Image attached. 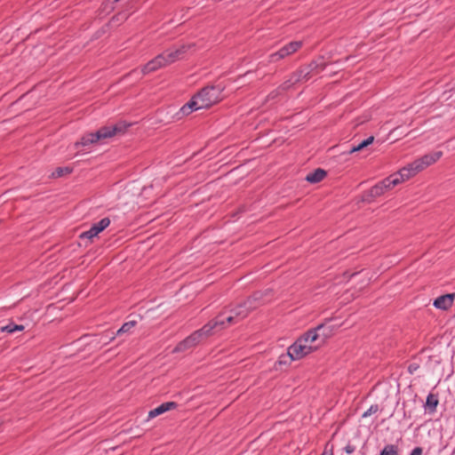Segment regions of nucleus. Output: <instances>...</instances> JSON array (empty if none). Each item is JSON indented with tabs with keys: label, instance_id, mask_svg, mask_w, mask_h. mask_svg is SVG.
Wrapping results in <instances>:
<instances>
[{
	"label": "nucleus",
	"instance_id": "29",
	"mask_svg": "<svg viewBox=\"0 0 455 455\" xmlns=\"http://www.w3.org/2000/svg\"><path fill=\"white\" fill-rule=\"evenodd\" d=\"M410 455H423V449L421 447H415Z\"/></svg>",
	"mask_w": 455,
	"mask_h": 455
},
{
	"label": "nucleus",
	"instance_id": "2",
	"mask_svg": "<svg viewBox=\"0 0 455 455\" xmlns=\"http://www.w3.org/2000/svg\"><path fill=\"white\" fill-rule=\"evenodd\" d=\"M130 124L123 122L117 123L113 125H107L100 128L95 132L84 134L80 141L76 142V147L79 146L87 147L95 143H104L108 139L114 137L116 134L124 133Z\"/></svg>",
	"mask_w": 455,
	"mask_h": 455
},
{
	"label": "nucleus",
	"instance_id": "9",
	"mask_svg": "<svg viewBox=\"0 0 455 455\" xmlns=\"http://www.w3.org/2000/svg\"><path fill=\"white\" fill-rule=\"evenodd\" d=\"M408 171L403 168L400 169L397 172H395L388 177L383 179L379 183L383 188V189L387 192L392 189L394 187L398 184L407 180L410 179V174H407Z\"/></svg>",
	"mask_w": 455,
	"mask_h": 455
},
{
	"label": "nucleus",
	"instance_id": "4",
	"mask_svg": "<svg viewBox=\"0 0 455 455\" xmlns=\"http://www.w3.org/2000/svg\"><path fill=\"white\" fill-rule=\"evenodd\" d=\"M216 330L212 321L211 320L201 329L194 331L188 337L180 341L173 349L174 352H183L197 345L203 338L208 337Z\"/></svg>",
	"mask_w": 455,
	"mask_h": 455
},
{
	"label": "nucleus",
	"instance_id": "12",
	"mask_svg": "<svg viewBox=\"0 0 455 455\" xmlns=\"http://www.w3.org/2000/svg\"><path fill=\"white\" fill-rule=\"evenodd\" d=\"M110 224V220L108 218H103L97 223L92 225L89 230L83 232L80 235L81 239H88L92 240L95 236H97L100 232L106 229Z\"/></svg>",
	"mask_w": 455,
	"mask_h": 455
},
{
	"label": "nucleus",
	"instance_id": "5",
	"mask_svg": "<svg viewBox=\"0 0 455 455\" xmlns=\"http://www.w3.org/2000/svg\"><path fill=\"white\" fill-rule=\"evenodd\" d=\"M224 86L222 84L211 85L203 88L196 95L202 108H207L222 100Z\"/></svg>",
	"mask_w": 455,
	"mask_h": 455
},
{
	"label": "nucleus",
	"instance_id": "21",
	"mask_svg": "<svg viewBox=\"0 0 455 455\" xmlns=\"http://www.w3.org/2000/svg\"><path fill=\"white\" fill-rule=\"evenodd\" d=\"M438 398L436 395H433V394H429L427 396V400H426V406L429 409V411L431 412H434L436 411V407L438 405Z\"/></svg>",
	"mask_w": 455,
	"mask_h": 455
},
{
	"label": "nucleus",
	"instance_id": "17",
	"mask_svg": "<svg viewBox=\"0 0 455 455\" xmlns=\"http://www.w3.org/2000/svg\"><path fill=\"white\" fill-rule=\"evenodd\" d=\"M313 70V64H310L307 67L301 68L300 69L294 72L291 75L293 78V81L296 83H299L302 81H307L310 77V73Z\"/></svg>",
	"mask_w": 455,
	"mask_h": 455
},
{
	"label": "nucleus",
	"instance_id": "22",
	"mask_svg": "<svg viewBox=\"0 0 455 455\" xmlns=\"http://www.w3.org/2000/svg\"><path fill=\"white\" fill-rule=\"evenodd\" d=\"M24 330V326L21 324H16L14 323H10L3 327H1V331L7 333H13L15 331H21Z\"/></svg>",
	"mask_w": 455,
	"mask_h": 455
},
{
	"label": "nucleus",
	"instance_id": "28",
	"mask_svg": "<svg viewBox=\"0 0 455 455\" xmlns=\"http://www.w3.org/2000/svg\"><path fill=\"white\" fill-rule=\"evenodd\" d=\"M297 84L295 81H293L292 76H291L286 81H284L281 85L280 89L283 91L289 90L292 85Z\"/></svg>",
	"mask_w": 455,
	"mask_h": 455
},
{
	"label": "nucleus",
	"instance_id": "3",
	"mask_svg": "<svg viewBox=\"0 0 455 455\" xmlns=\"http://www.w3.org/2000/svg\"><path fill=\"white\" fill-rule=\"evenodd\" d=\"M216 330L212 321L211 320L201 329L194 331L188 337L180 341L173 349L174 352H183L197 345L203 338L208 337Z\"/></svg>",
	"mask_w": 455,
	"mask_h": 455
},
{
	"label": "nucleus",
	"instance_id": "8",
	"mask_svg": "<svg viewBox=\"0 0 455 455\" xmlns=\"http://www.w3.org/2000/svg\"><path fill=\"white\" fill-rule=\"evenodd\" d=\"M289 353L292 360H299L317 349L316 346L304 343L300 337L289 347Z\"/></svg>",
	"mask_w": 455,
	"mask_h": 455
},
{
	"label": "nucleus",
	"instance_id": "30",
	"mask_svg": "<svg viewBox=\"0 0 455 455\" xmlns=\"http://www.w3.org/2000/svg\"><path fill=\"white\" fill-rule=\"evenodd\" d=\"M355 446H353L351 444H347L344 448L345 452L347 453V454H352L355 451Z\"/></svg>",
	"mask_w": 455,
	"mask_h": 455
},
{
	"label": "nucleus",
	"instance_id": "26",
	"mask_svg": "<svg viewBox=\"0 0 455 455\" xmlns=\"http://www.w3.org/2000/svg\"><path fill=\"white\" fill-rule=\"evenodd\" d=\"M70 172H71V169L68 167H59L55 170L54 172H52V176L59 178V177L63 176L66 173H70Z\"/></svg>",
	"mask_w": 455,
	"mask_h": 455
},
{
	"label": "nucleus",
	"instance_id": "23",
	"mask_svg": "<svg viewBox=\"0 0 455 455\" xmlns=\"http://www.w3.org/2000/svg\"><path fill=\"white\" fill-rule=\"evenodd\" d=\"M137 324V322L134 320L128 321L124 323L119 330L116 332V335H120L121 333L128 332L131 329H132Z\"/></svg>",
	"mask_w": 455,
	"mask_h": 455
},
{
	"label": "nucleus",
	"instance_id": "24",
	"mask_svg": "<svg viewBox=\"0 0 455 455\" xmlns=\"http://www.w3.org/2000/svg\"><path fill=\"white\" fill-rule=\"evenodd\" d=\"M379 455H398L397 448L393 444H387L382 449Z\"/></svg>",
	"mask_w": 455,
	"mask_h": 455
},
{
	"label": "nucleus",
	"instance_id": "34",
	"mask_svg": "<svg viewBox=\"0 0 455 455\" xmlns=\"http://www.w3.org/2000/svg\"><path fill=\"white\" fill-rule=\"evenodd\" d=\"M118 1H119V0H113V3H116V2H118Z\"/></svg>",
	"mask_w": 455,
	"mask_h": 455
},
{
	"label": "nucleus",
	"instance_id": "33",
	"mask_svg": "<svg viewBox=\"0 0 455 455\" xmlns=\"http://www.w3.org/2000/svg\"><path fill=\"white\" fill-rule=\"evenodd\" d=\"M114 338H115V336H114V335H112V336H109V337H108L109 340L114 339Z\"/></svg>",
	"mask_w": 455,
	"mask_h": 455
},
{
	"label": "nucleus",
	"instance_id": "35",
	"mask_svg": "<svg viewBox=\"0 0 455 455\" xmlns=\"http://www.w3.org/2000/svg\"><path fill=\"white\" fill-rule=\"evenodd\" d=\"M453 454H455V449H454V450H453V451H452V455H453Z\"/></svg>",
	"mask_w": 455,
	"mask_h": 455
},
{
	"label": "nucleus",
	"instance_id": "7",
	"mask_svg": "<svg viewBox=\"0 0 455 455\" xmlns=\"http://www.w3.org/2000/svg\"><path fill=\"white\" fill-rule=\"evenodd\" d=\"M330 333L331 330L327 329L324 324H319L301 335L300 339L304 343L316 346L318 348L325 342Z\"/></svg>",
	"mask_w": 455,
	"mask_h": 455
},
{
	"label": "nucleus",
	"instance_id": "13",
	"mask_svg": "<svg viewBox=\"0 0 455 455\" xmlns=\"http://www.w3.org/2000/svg\"><path fill=\"white\" fill-rule=\"evenodd\" d=\"M166 66V60L164 59L163 53H160L148 63H146L143 67H141L140 71L143 75H148Z\"/></svg>",
	"mask_w": 455,
	"mask_h": 455
},
{
	"label": "nucleus",
	"instance_id": "14",
	"mask_svg": "<svg viewBox=\"0 0 455 455\" xmlns=\"http://www.w3.org/2000/svg\"><path fill=\"white\" fill-rule=\"evenodd\" d=\"M455 299V293H448L437 297L434 300V307L437 309L447 310L452 307Z\"/></svg>",
	"mask_w": 455,
	"mask_h": 455
},
{
	"label": "nucleus",
	"instance_id": "10",
	"mask_svg": "<svg viewBox=\"0 0 455 455\" xmlns=\"http://www.w3.org/2000/svg\"><path fill=\"white\" fill-rule=\"evenodd\" d=\"M302 46L301 41H292L283 45L277 52H273L269 55L270 62H277L292 53L296 52Z\"/></svg>",
	"mask_w": 455,
	"mask_h": 455
},
{
	"label": "nucleus",
	"instance_id": "18",
	"mask_svg": "<svg viewBox=\"0 0 455 455\" xmlns=\"http://www.w3.org/2000/svg\"><path fill=\"white\" fill-rule=\"evenodd\" d=\"M386 191L383 189V188L380 186V184L378 182L376 185L371 187L364 196V200L367 202L373 201L376 197H379L382 195H384Z\"/></svg>",
	"mask_w": 455,
	"mask_h": 455
},
{
	"label": "nucleus",
	"instance_id": "11",
	"mask_svg": "<svg viewBox=\"0 0 455 455\" xmlns=\"http://www.w3.org/2000/svg\"><path fill=\"white\" fill-rule=\"evenodd\" d=\"M192 47V44H182L179 47H173L167 49L163 53L164 59L166 60V64L171 65L177 60L182 59L185 53Z\"/></svg>",
	"mask_w": 455,
	"mask_h": 455
},
{
	"label": "nucleus",
	"instance_id": "27",
	"mask_svg": "<svg viewBox=\"0 0 455 455\" xmlns=\"http://www.w3.org/2000/svg\"><path fill=\"white\" fill-rule=\"evenodd\" d=\"M379 410L378 404H371L367 411L363 413V418L370 417L371 415L378 412Z\"/></svg>",
	"mask_w": 455,
	"mask_h": 455
},
{
	"label": "nucleus",
	"instance_id": "15",
	"mask_svg": "<svg viewBox=\"0 0 455 455\" xmlns=\"http://www.w3.org/2000/svg\"><path fill=\"white\" fill-rule=\"evenodd\" d=\"M197 100H198L196 99V97L195 95L194 97H192V99L188 103L183 105L180 108L179 112L176 114L179 116V118H181L182 116H188L195 110L203 109L200 107V104L198 103Z\"/></svg>",
	"mask_w": 455,
	"mask_h": 455
},
{
	"label": "nucleus",
	"instance_id": "6",
	"mask_svg": "<svg viewBox=\"0 0 455 455\" xmlns=\"http://www.w3.org/2000/svg\"><path fill=\"white\" fill-rule=\"evenodd\" d=\"M443 156L442 151H435L430 154H427L420 158L416 159L412 163L407 164L403 167L404 170H407L410 174V178L421 172L425 168L429 165L435 164Z\"/></svg>",
	"mask_w": 455,
	"mask_h": 455
},
{
	"label": "nucleus",
	"instance_id": "25",
	"mask_svg": "<svg viewBox=\"0 0 455 455\" xmlns=\"http://www.w3.org/2000/svg\"><path fill=\"white\" fill-rule=\"evenodd\" d=\"M293 360L291 358V355H290V353H289V348L287 349V353L286 354L281 355L279 356V358H278V363L280 365H282V364H289Z\"/></svg>",
	"mask_w": 455,
	"mask_h": 455
},
{
	"label": "nucleus",
	"instance_id": "19",
	"mask_svg": "<svg viewBox=\"0 0 455 455\" xmlns=\"http://www.w3.org/2000/svg\"><path fill=\"white\" fill-rule=\"evenodd\" d=\"M326 176V172L323 169H316L314 172L308 173L305 180L309 183H318L323 180Z\"/></svg>",
	"mask_w": 455,
	"mask_h": 455
},
{
	"label": "nucleus",
	"instance_id": "1",
	"mask_svg": "<svg viewBox=\"0 0 455 455\" xmlns=\"http://www.w3.org/2000/svg\"><path fill=\"white\" fill-rule=\"evenodd\" d=\"M260 299L259 292L254 293L251 297L248 298L243 303L237 305L230 311L222 312L212 319V323L217 331L226 328L229 324L237 323L238 321L245 318L249 313L258 307L257 301Z\"/></svg>",
	"mask_w": 455,
	"mask_h": 455
},
{
	"label": "nucleus",
	"instance_id": "16",
	"mask_svg": "<svg viewBox=\"0 0 455 455\" xmlns=\"http://www.w3.org/2000/svg\"><path fill=\"white\" fill-rule=\"evenodd\" d=\"M177 407V403L175 402H166L158 405L155 409L149 411L148 418L153 419L158 415H161L172 409H175Z\"/></svg>",
	"mask_w": 455,
	"mask_h": 455
},
{
	"label": "nucleus",
	"instance_id": "32",
	"mask_svg": "<svg viewBox=\"0 0 455 455\" xmlns=\"http://www.w3.org/2000/svg\"><path fill=\"white\" fill-rule=\"evenodd\" d=\"M321 455H333L331 451H323Z\"/></svg>",
	"mask_w": 455,
	"mask_h": 455
},
{
	"label": "nucleus",
	"instance_id": "31",
	"mask_svg": "<svg viewBox=\"0 0 455 455\" xmlns=\"http://www.w3.org/2000/svg\"><path fill=\"white\" fill-rule=\"evenodd\" d=\"M417 369H418V365H416V364H411L408 368V370L411 373H413Z\"/></svg>",
	"mask_w": 455,
	"mask_h": 455
},
{
	"label": "nucleus",
	"instance_id": "20",
	"mask_svg": "<svg viewBox=\"0 0 455 455\" xmlns=\"http://www.w3.org/2000/svg\"><path fill=\"white\" fill-rule=\"evenodd\" d=\"M373 141H374V137L370 136L367 139L363 140L362 142H360L358 145L351 147V148L348 150V154H353L357 151H360L363 148L371 145Z\"/></svg>",
	"mask_w": 455,
	"mask_h": 455
}]
</instances>
